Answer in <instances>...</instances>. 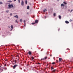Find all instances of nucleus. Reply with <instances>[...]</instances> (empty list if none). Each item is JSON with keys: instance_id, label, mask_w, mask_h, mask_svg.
<instances>
[{"instance_id": "obj_1", "label": "nucleus", "mask_w": 73, "mask_h": 73, "mask_svg": "<svg viewBox=\"0 0 73 73\" xmlns=\"http://www.w3.org/2000/svg\"><path fill=\"white\" fill-rule=\"evenodd\" d=\"M9 8L10 9L11 8H13V5H9Z\"/></svg>"}, {"instance_id": "obj_2", "label": "nucleus", "mask_w": 73, "mask_h": 73, "mask_svg": "<svg viewBox=\"0 0 73 73\" xmlns=\"http://www.w3.org/2000/svg\"><path fill=\"white\" fill-rule=\"evenodd\" d=\"M19 66V65L17 64H16L15 65H14L13 66V69H15V68H16V67H17V66Z\"/></svg>"}, {"instance_id": "obj_3", "label": "nucleus", "mask_w": 73, "mask_h": 73, "mask_svg": "<svg viewBox=\"0 0 73 73\" xmlns=\"http://www.w3.org/2000/svg\"><path fill=\"white\" fill-rule=\"evenodd\" d=\"M47 56H46L44 58H43L41 59V60H46V59H47Z\"/></svg>"}, {"instance_id": "obj_4", "label": "nucleus", "mask_w": 73, "mask_h": 73, "mask_svg": "<svg viewBox=\"0 0 73 73\" xmlns=\"http://www.w3.org/2000/svg\"><path fill=\"white\" fill-rule=\"evenodd\" d=\"M21 4L22 6H23V5H24V1H22Z\"/></svg>"}, {"instance_id": "obj_5", "label": "nucleus", "mask_w": 73, "mask_h": 73, "mask_svg": "<svg viewBox=\"0 0 73 73\" xmlns=\"http://www.w3.org/2000/svg\"><path fill=\"white\" fill-rule=\"evenodd\" d=\"M38 22V20H36L35 21V24H37V23Z\"/></svg>"}, {"instance_id": "obj_6", "label": "nucleus", "mask_w": 73, "mask_h": 73, "mask_svg": "<svg viewBox=\"0 0 73 73\" xmlns=\"http://www.w3.org/2000/svg\"><path fill=\"white\" fill-rule=\"evenodd\" d=\"M61 7L63 6V8H64V7H65V5L64 4H62L61 5Z\"/></svg>"}, {"instance_id": "obj_7", "label": "nucleus", "mask_w": 73, "mask_h": 73, "mask_svg": "<svg viewBox=\"0 0 73 73\" xmlns=\"http://www.w3.org/2000/svg\"><path fill=\"white\" fill-rule=\"evenodd\" d=\"M29 55H31L32 54V52L31 51H29Z\"/></svg>"}, {"instance_id": "obj_8", "label": "nucleus", "mask_w": 73, "mask_h": 73, "mask_svg": "<svg viewBox=\"0 0 73 73\" xmlns=\"http://www.w3.org/2000/svg\"><path fill=\"white\" fill-rule=\"evenodd\" d=\"M59 62H60L61 61V60H62V58H60L59 59Z\"/></svg>"}, {"instance_id": "obj_9", "label": "nucleus", "mask_w": 73, "mask_h": 73, "mask_svg": "<svg viewBox=\"0 0 73 73\" xmlns=\"http://www.w3.org/2000/svg\"><path fill=\"white\" fill-rule=\"evenodd\" d=\"M14 17H16V18H18V16L17 15H16V16H14Z\"/></svg>"}, {"instance_id": "obj_10", "label": "nucleus", "mask_w": 73, "mask_h": 73, "mask_svg": "<svg viewBox=\"0 0 73 73\" xmlns=\"http://www.w3.org/2000/svg\"><path fill=\"white\" fill-rule=\"evenodd\" d=\"M1 66H0V67H1ZM0 70H1V72H3V69L0 68Z\"/></svg>"}, {"instance_id": "obj_11", "label": "nucleus", "mask_w": 73, "mask_h": 73, "mask_svg": "<svg viewBox=\"0 0 73 73\" xmlns=\"http://www.w3.org/2000/svg\"><path fill=\"white\" fill-rule=\"evenodd\" d=\"M47 11V10L46 9H45L43 10V11L44 12H45V11Z\"/></svg>"}, {"instance_id": "obj_12", "label": "nucleus", "mask_w": 73, "mask_h": 73, "mask_svg": "<svg viewBox=\"0 0 73 73\" xmlns=\"http://www.w3.org/2000/svg\"><path fill=\"white\" fill-rule=\"evenodd\" d=\"M65 23L66 24H69V22L68 21H66Z\"/></svg>"}, {"instance_id": "obj_13", "label": "nucleus", "mask_w": 73, "mask_h": 73, "mask_svg": "<svg viewBox=\"0 0 73 73\" xmlns=\"http://www.w3.org/2000/svg\"><path fill=\"white\" fill-rule=\"evenodd\" d=\"M11 28L12 29H13V25H11Z\"/></svg>"}, {"instance_id": "obj_14", "label": "nucleus", "mask_w": 73, "mask_h": 73, "mask_svg": "<svg viewBox=\"0 0 73 73\" xmlns=\"http://www.w3.org/2000/svg\"><path fill=\"white\" fill-rule=\"evenodd\" d=\"M59 19H61V16H60V15L59 16Z\"/></svg>"}, {"instance_id": "obj_15", "label": "nucleus", "mask_w": 73, "mask_h": 73, "mask_svg": "<svg viewBox=\"0 0 73 73\" xmlns=\"http://www.w3.org/2000/svg\"><path fill=\"white\" fill-rule=\"evenodd\" d=\"M63 3H64V4H65L66 5L67 4V3H66L65 2H63Z\"/></svg>"}, {"instance_id": "obj_16", "label": "nucleus", "mask_w": 73, "mask_h": 73, "mask_svg": "<svg viewBox=\"0 0 73 73\" xmlns=\"http://www.w3.org/2000/svg\"><path fill=\"white\" fill-rule=\"evenodd\" d=\"M27 9H29V6H28L27 8Z\"/></svg>"}, {"instance_id": "obj_17", "label": "nucleus", "mask_w": 73, "mask_h": 73, "mask_svg": "<svg viewBox=\"0 0 73 73\" xmlns=\"http://www.w3.org/2000/svg\"><path fill=\"white\" fill-rule=\"evenodd\" d=\"M56 64V63H55V62H54L52 63V64L53 65V64Z\"/></svg>"}, {"instance_id": "obj_18", "label": "nucleus", "mask_w": 73, "mask_h": 73, "mask_svg": "<svg viewBox=\"0 0 73 73\" xmlns=\"http://www.w3.org/2000/svg\"><path fill=\"white\" fill-rule=\"evenodd\" d=\"M31 58L32 60H33L34 59V57L32 56L31 57Z\"/></svg>"}, {"instance_id": "obj_19", "label": "nucleus", "mask_w": 73, "mask_h": 73, "mask_svg": "<svg viewBox=\"0 0 73 73\" xmlns=\"http://www.w3.org/2000/svg\"><path fill=\"white\" fill-rule=\"evenodd\" d=\"M53 15L54 16H56V13H54Z\"/></svg>"}, {"instance_id": "obj_20", "label": "nucleus", "mask_w": 73, "mask_h": 73, "mask_svg": "<svg viewBox=\"0 0 73 73\" xmlns=\"http://www.w3.org/2000/svg\"><path fill=\"white\" fill-rule=\"evenodd\" d=\"M22 21L23 20H22V19H20V22H22Z\"/></svg>"}, {"instance_id": "obj_21", "label": "nucleus", "mask_w": 73, "mask_h": 73, "mask_svg": "<svg viewBox=\"0 0 73 73\" xmlns=\"http://www.w3.org/2000/svg\"><path fill=\"white\" fill-rule=\"evenodd\" d=\"M27 1L26 0L25 1V4H27Z\"/></svg>"}, {"instance_id": "obj_22", "label": "nucleus", "mask_w": 73, "mask_h": 73, "mask_svg": "<svg viewBox=\"0 0 73 73\" xmlns=\"http://www.w3.org/2000/svg\"><path fill=\"white\" fill-rule=\"evenodd\" d=\"M0 4H3V3L2 2H0Z\"/></svg>"}, {"instance_id": "obj_23", "label": "nucleus", "mask_w": 73, "mask_h": 73, "mask_svg": "<svg viewBox=\"0 0 73 73\" xmlns=\"http://www.w3.org/2000/svg\"><path fill=\"white\" fill-rule=\"evenodd\" d=\"M35 23H31V24H32V25H33L34 24H35Z\"/></svg>"}, {"instance_id": "obj_24", "label": "nucleus", "mask_w": 73, "mask_h": 73, "mask_svg": "<svg viewBox=\"0 0 73 73\" xmlns=\"http://www.w3.org/2000/svg\"><path fill=\"white\" fill-rule=\"evenodd\" d=\"M54 68L53 67H51V70H52V69H54Z\"/></svg>"}, {"instance_id": "obj_25", "label": "nucleus", "mask_w": 73, "mask_h": 73, "mask_svg": "<svg viewBox=\"0 0 73 73\" xmlns=\"http://www.w3.org/2000/svg\"><path fill=\"white\" fill-rule=\"evenodd\" d=\"M6 12L7 13H8V12H9V10H7L6 11Z\"/></svg>"}, {"instance_id": "obj_26", "label": "nucleus", "mask_w": 73, "mask_h": 73, "mask_svg": "<svg viewBox=\"0 0 73 73\" xmlns=\"http://www.w3.org/2000/svg\"><path fill=\"white\" fill-rule=\"evenodd\" d=\"M15 22H16V23H19V22L17 21V20H16L15 21Z\"/></svg>"}, {"instance_id": "obj_27", "label": "nucleus", "mask_w": 73, "mask_h": 73, "mask_svg": "<svg viewBox=\"0 0 73 73\" xmlns=\"http://www.w3.org/2000/svg\"><path fill=\"white\" fill-rule=\"evenodd\" d=\"M23 22L24 23H25V20H24Z\"/></svg>"}, {"instance_id": "obj_28", "label": "nucleus", "mask_w": 73, "mask_h": 73, "mask_svg": "<svg viewBox=\"0 0 73 73\" xmlns=\"http://www.w3.org/2000/svg\"><path fill=\"white\" fill-rule=\"evenodd\" d=\"M8 2H9V3H11V2H12V1H8Z\"/></svg>"}, {"instance_id": "obj_29", "label": "nucleus", "mask_w": 73, "mask_h": 73, "mask_svg": "<svg viewBox=\"0 0 73 73\" xmlns=\"http://www.w3.org/2000/svg\"><path fill=\"white\" fill-rule=\"evenodd\" d=\"M56 61L57 63L58 62V60H56Z\"/></svg>"}, {"instance_id": "obj_30", "label": "nucleus", "mask_w": 73, "mask_h": 73, "mask_svg": "<svg viewBox=\"0 0 73 73\" xmlns=\"http://www.w3.org/2000/svg\"><path fill=\"white\" fill-rule=\"evenodd\" d=\"M55 71H56V70H53V72H55Z\"/></svg>"}, {"instance_id": "obj_31", "label": "nucleus", "mask_w": 73, "mask_h": 73, "mask_svg": "<svg viewBox=\"0 0 73 73\" xmlns=\"http://www.w3.org/2000/svg\"><path fill=\"white\" fill-rule=\"evenodd\" d=\"M12 13H10V16H12Z\"/></svg>"}, {"instance_id": "obj_32", "label": "nucleus", "mask_w": 73, "mask_h": 73, "mask_svg": "<svg viewBox=\"0 0 73 73\" xmlns=\"http://www.w3.org/2000/svg\"><path fill=\"white\" fill-rule=\"evenodd\" d=\"M73 11V9H72L71 10V11H70V12L71 13V12H72Z\"/></svg>"}, {"instance_id": "obj_33", "label": "nucleus", "mask_w": 73, "mask_h": 73, "mask_svg": "<svg viewBox=\"0 0 73 73\" xmlns=\"http://www.w3.org/2000/svg\"><path fill=\"white\" fill-rule=\"evenodd\" d=\"M18 1L19 3H20V0H19Z\"/></svg>"}, {"instance_id": "obj_34", "label": "nucleus", "mask_w": 73, "mask_h": 73, "mask_svg": "<svg viewBox=\"0 0 73 73\" xmlns=\"http://www.w3.org/2000/svg\"><path fill=\"white\" fill-rule=\"evenodd\" d=\"M25 25H26V24L25 23L24 25V26H25Z\"/></svg>"}, {"instance_id": "obj_35", "label": "nucleus", "mask_w": 73, "mask_h": 73, "mask_svg": "<svg viewBox=\"0 0 73 73\" xmlns=\"http://www.w3.org/2000/svg\"><path fill=\"white\" fill-rule=\"evenodd\" d=\"M13 7H14V8H15L16 6H14Z\"/></svg>"}, {"instance_id": "obj_36", "label": "nucleus", "mask_w": 73, "mask_h": 73, "mask_svg": "<svg viewBox=\"0 0 73 73\" xmlns=\"http://www.w3.org/2000/svg\"><path fill=\"white\" fill-rule=\"evenodd\" d=\"M17 57H19V56L18 55H17Z\"/></svg>"}, {"instance_id": "obj_37", "label": "nucleus", "mask_w": 73, "mask_h": 73, "mask_svg": "<svg viewBox=\"0 0 73 73\" xmlns=\"http://www.w3.org/2000/svg\"><path fill=\"white\" fill-rule=\"evenodd\" d=\"M38 64H39L40 65V63H38Z\"/></svg>"}, {"instance_id": "obj_38", "label": "nucleus", "mask_w": 73, "mask_h": 73, "mask_svg": "<svg viewBox=\"0 0 73 73\" xmlns=\"http://www.w3.org/2000/svg\"><path fill=\"white\" fill-rule=\"evenodd\" d=\"M8 28H10V26H8Z\"/></svg>"}, {"instance_id": "obj_39", "label": "nucleus", "mask_w": 73, "mask_h": 73, "mask_svg": "<svg viewBox=\"0 0 73 73\" xmlns=\"http://www.w3.org/2000/svg\"><path fill=\"white\" fill-rule=\"evenodd\" d=\"M50 56L51 57L52 56V55H50Z\"/></svg>"}, {"instance_id": "obj_40", "label": "nucleus", "mask_w": 73, "mask_h": 73, "mask_svg": "<svg viewBox=\"0 0 73 73\" xmlns=\"http://www.w3.org/2000/svg\"><path fill=\"white\" fill-rule=\"evenodd\" d=\"M12 29H11L10 30V31H12Z\"/></svg>"}, {"instance_id": "obj_41", "label": "nucleus", "mask_w": 73, "mask_h": 73, "mask_svg": "<svg viewBox=\"0 0 73 73\" xmlns=\"http://www.w3.org/2000/svg\"><path fill=\"white\" fill-rule=\"evenodd\" d=\"M70 62H72V61H70Z\"/></svg>"}, {"instance_id": "obj_42", "label": "nucleus", "mask_w": 73, "mask_h": 73, "mask_svg": "<svg viewBox=\"0 0 73 73\" xmlns=\"http://www.w3.org/2000/svg\"><path fill=\"white\" fill-rule=\"evenodd\" d=\"M14 0V1H16V0Z\"/></svg>"}, {"instance_id": "obj_43", "label": "nucleus", "mask_w": 73, "mask_h": 73, "mask_svg": "<svg viewBox=\"0 0 73 73\" xmlns=\"http://www.w3.org/2000/svg\"><path fill=\"white\" fill-rule=\"evenodd\" d=\"M70 21H72V20H71V19H70Z\"/></svg>"}, {"instance_id": "obj_44", "label": "nucleus", "mask_w": 73, "mask_h": 73, "mask_svg": "<svg viewBox=\"0 0 73 73\" xmlns=\"http://www.w3.org/2000/svg\"><path fill=\"white\" fill-rule=\"evenodd\" d=\"M58 30V31H60V30Z\"/></svg>"}, {"instance_id": "obj_45", "label": "nucleus", "mask_w": 73, "mask_h": 73, "mask_svg": "<svg viewBox=\"0 0 73 73\" xmlns=\"http://www.w3.org/2000/svg\"><path fill=\"white\" fill-rule=\"evenodd\" d=\"M3 69H4V68H3Z\"/></svg>"}]
</instances>
